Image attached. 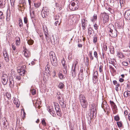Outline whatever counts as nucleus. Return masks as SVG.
<instances>
[{
	"instance_id": "1",
	"label": "nucleus",
	"mask_w": 130,
	"mask_h": 130,
	"mask_svg": "<svg viewBox=\"0 0 130 130\" xmlns=\"http://www.w3.org/2000/svg\"><path fill=\"white\" fill-rule=\"evenodd\" d=\"M109 35L112 37H116L117 35V30L114 29L113 26L111 25L107 28Z\"/></svg>"
},
{
	"instance_id": "2",
	"label": "nucleus",
	"mask_w": 130,
	"mask_h": 130,
	"mask_svg": "<svg viewBox=\"0 0 130 130\" xmlns=\"http://www.w3.org/2000/svg\"><path fill=\"white\" fill-rule=\"evenodd\" d=\"M79 2L77 0H75L72 2L71 4L69 5V7L70 9L72 11L77 10L79 8Z\"/></svg>"
},
{
	"instance_id": "3",
	"label": "nucleus",
	"mask_w": 130,
	"mask_h": 130,
	"mask_svg": "<svg viewBox=\"0 0 130 130\" xmlns=\"http://www.w3.org/2000/svg\"><path fill=\"white\" fill-rule=\"evenodd\" d=\"M79 99L80 104L84 108H86L88 105V102L85 96L83 95H79Z\"/></svg>"
},
{
	"instance_id": "4",
	"label": "nucleus",
	"mask_w": 130,
	"mask_h": 130,
	"mask_svg": "<svg viewBox=\"0 0 130 130\" xmlns=\"http://www.w3.org/2000/svg\"><path fill=\"white\" fill-rule=\"evenodd\" d=\"M101 106L104 111L106 112V111L108 113L109 112L110 108L106 102H103L102 103Z\"/></svg>"
},
{
	"instance_id": "5",
	"label": "nucleus",
	"mask_w": 130,
	"mask_h": 130,
	"mask_svg": "<svg viewBox=\"0 0 130 130\" xmlns=\"http://www.w3.org/2000/svg\"><path fill=\"white\" fill-rule=\"evenodd\" d=\"M102 17H103V22L105 23L109 21V16L106 14H102Z\"/></svg>"
},
{
	"instance_id": "6",
	"label": "nucleus",
	"mask_w": 130,
	"mask_h": 130,
	"mask_svg": "<svg viewBox=\"0 0 130 130\" xmlns=\"http://www.w3.org/2000/svg\"><path fill=\"white\" fill-rule=\"evenodd\" d=\"M3 54L5 60L7 62L9 60V55L6 49L3 51Z\"/></svg>"
},
{
	"instance_id": "7",
	"label": "nucleus",
	"mask_w": 130,
	"mask_h": 130,
	"mask_svg": "<svg viewBox=\"0 0 130 130\" xmlns=\"http://www.w3.org/2000/svg\"><path fill=\"white\" fill-rule=\"evenodd\" d=\"M124 17L127 20H130V9L128 10L125 12Z\"/></svg>"
},
{
	"instance_id": "8",
	"label": "nucleus",
	"mask_w": 130,
	"mask_h": 130,
	"mask_svg": "<svg viewBox=\"0 0 130 130\" xmlns=\"http://www.w3.org/2000/svg\"><path fill=\"white\" fill-rule=\"evenodd\" d=\"M26 5V3L25 0H20L19 1V4L18 6L19 8H21V7L25 6Z\"/></svg>"
},
{
	"instance_id": "9",
	"label": "nucleus",
	"mask_w": 130,
	"mask_h": 130,
	"mask_svg": "<svg viewBox=\"0 0 130 130\" xmlns=\"http://www.w3.org/2000/svg\"><path fill=\"white\" fill-rule=\"evenodd\" d=\"M87 20H86L85 19H83L82 20V26L83 29L84 30H85L86 29L85 27L87 26Z\"/></svg>"
},
{
	"instance_id": "10",
	"label": "nucleus",
	"mask_w": 130,
	"mask_h": 130,
	"mask_svg": "<svg viewBox=\"0 0 130 130\" xmlns=\"http://www.w3.org/2000/svg\"><path fill=\"white\" fill-rule=\"evenodd\" d=\"M83 69L81 68L78 74V77L80 79H83L84 78V76L83 74Z\"/></svg>"
},
{
	"instance_id": "11",
	"label": "nucleus",
	"mask_w": 130,
	"mask_h": 130,
	"mask_svg": "<svg viewBox=\"0 0 130 130\" xmlns=\"http://www.w3.org/2000/svg\"><path fill=\"white\" fill-rule=\"evenodd\" d=\"M51 53H53L54 55H53V54H52L51 55H50L51 59H52L54 63L55 62L56 63L57 61L56 60V58L55 56V54L53 52H51L50 54H51Z\"/></svg>"
},
{
	"instance_id": "12",
	"label": "nucleus",
	"mask_w": 130,
	"mask_h": 130,
	"mask_svg": "<svg viewBox=\"0 0 130 130\" xmlns=\"http://www.w3.org/2000/svg\"><path fill=\"white\" fill-rule=\"evenodd\" d=\"M110 103L111 107H112L113 109H115V110H118V109L116 105L113 101H110Z\"/></svg>"
},
{
	"instance_id": "13",
	"label": "nucleus",
	"mask_w": 130,
	"mask_h": 130,
	"mask_svg": "<svg viewBox=\"0 0 130 130\" xmlns=\"http://www.w3.org/2000/svg\"><path fill=\"white\" fill-rule=\"evenodd\" d=\"M94 113L93 111H90V112H89L88 114V117L90 118V119H93L94 116H96V113L94 114Z\"/></svg>"
},
{
	"instance_id": "14",
	"label": "nucleus",
	"mask_w": 130,
	"mask_h": 130,
	"mask_svg": "<svg viewBox=\"0 0 130 130\" xmlns=\"http://www.w3.org/2000/svg\"><path fill=\"white\" fill-rule=\"evenodd\" d=\"M90 111H93L94 112V114L96 113V108L95 106V105L94 104H91Z\"/></svg>"
},
{
	"instance_id": "15",
	"label": "nucleus",
	"mask_w": 130,
	"mask_h": 130,
	"mask_svg": "<svg viewBox=\"0 0 130 130\" xmlns=\"http://www.w3.org/2000/svg\"><path fill=\"white\" fill-rule=\"evenodd\" d=\"M3 120L2 123H3V124L4 125V127L5 128H6L8 125L6 119L5 118H3Z\"/></svg>"
},
{
	"instance_id": "16",
	"label": "nucleus",
	"mask_w": 130,
	"mask_h": 130,
	"mask_svg": "<svg viewBox=\"0 0 130 130\" xmlns=\"http://www.w3.org/2000/svg\"><path fill=\"white\" fill-rule=\"evenodd\" d=\"M56 6L58 10L60 11L62 9V6L60 3H56Z\"/></svg>"
},
{
	"instance_id": "17",
	"label": "nucleus",
	"mask_w": 130,
	"mask_h": 130,
	"mask_svg": "<svg viewBox=\"0 0 130 130\" xmlns=\"http://www.w3.org/2000/svg\"><path fill=\"white\" fill-rule=\"evenodd\" d=\"M5 0H0V8H3L5 7Z\"/></svg>"
},
{
	"instance_id": "18",
	"label": "nucleus",
	"mask_w": 130,
	"mask_h": 130,
	"mask_svg": "<svg viewBox=\"0 0 130 130\" xmlns=\"http://www.w3.org/2000/svg\"><path fill=\"white\" fill-rule=\"evenodd\" d=\"M18 73L23 72V74H25L26 71L25 70H24V69L22 68L21 67H19L18 68Z\"/></svg>"
},
{
	"instance_id": "19",
	"label": "nucleus",
	"mask_w": 130,
	"mask_h": 130,
	"mask_svg": "<svg viewBox=\"0 0 130 130\" xmlns=\"http://www.w3.org/2000/svg\"><path fill=\"white\" fill-rule=\"evenodd\" d=\"M41 15L43 18H46L47 16V12H46L43 9H42L41 11Z\"/></svg>"
},
{
	"instance_id": "20",
	"label": "nucleus",
	"mask_w": 130,
	"mask_h": 130,
	"mask_svg": "<svg viewBox=\"0 0 130 130\" xmlns=\"http://www.w3.org/2000/svg\"><path fill=\"white\" fill-rule=\"evenodd\" d=\"M72 76L73 77H75L76 76V71L75 69V67L74 68L72 67Z\"/></svg>"
},
{
	"instance_id": "21",
	"label": "nucleus",
	"mask_w": 130,
	"mask_h": 130,
	"mask_svg": "<svg viewBox=\"0 0 130 130\" xmlns=\"http://www.w3.org/2000/svg\"><path fill=\"white\" fill-rule=\"evenodd\" d=\"M48 111L54 117L56 115L54 111V109L53 108H50L49 109Z\"/></svg>"
},
{
	"instance_id": "22",
	"label": "nucleus",
	"mask_w": 130,
	"mask_h": 130,
	"mask_svg": "<svg viewBox=\"0 0 130 130\" xmlns=\"http://www.w3.org/2000/svg\"><path fill=\"white\" fill-rule=\"evenodd\" d=\"M24 54L25 57H29L30 55V53L28 51L24 50Z\"/></svg>"
},
{
	"instance_id": "23",
	"label": "nucleus",
	"mask_w": 130,
	"mask_h": 130,
	"mask_svg": "<svg viewBox=\"0 0 130 130\" xmlns=\"http://www.w3.org/2000/svg\"><path fill=\"white\" fill-rule=\"evenodd\" d=\"M15 44L17 45H20V39L19 37H17L15 38Z\"/></svg>"
},
{
	"instance_id": "24",
	"label": "nucleus",
	"mask_w": 130,
	"mask_h": 130,
	"mask_svg": "<svg viewBox=\"0 0 130 130\" xmlns=\"http://www.w3.org/2000/svg\"><path fill=\"white\" fill-rule=\"evenodd\" d=\"M124 97L126 98L130 96V91H126L124 93Z\"/></svg>"
},
{
	"instance_id": "25",
	"label": "nucleus",
	"mask_w": 130,
	"mask_h": 130,
	"mask_svg": "<svg viewBox=\"0 0 130 130\" xmlns=\"http://www.w3.org/2000/svg\"><path fill=\"white\" fill-rule=\"evenodd\" d=\"M55 109L57 112L60 111V109L59 108V106L57 104L55 105Z\"/></svg>"
},
{
	"instance_id": "26",
	"label": "nucleus",
	"mask_w": 130,
	"mask_h": 130,
	"mask_svg": "<svg viewBox=\"0 0 130 130\" xmlns=\"http://www.w3.org/2000/svg\"><path fill=\"white\" fill-rule=\"evenodd\" d=\"M19 25L20 28H22L23 27L22 21V20L20 19L19 20Z\"/></svg>"
},
{
	"instance_id": "27",
	"label": "nucleus",
	"mask_w": 130,
	"mask_h": 130,
	"mask_svg": "<svg viewBox=\"0 0 130 130\" xmlns=\"http://www.w3.org/2000/svg\"><path fill=\"white\" fill-rule=\"evenodd\" d=\"M118 56L120 58L122 59L124 57L123 53L121 52H119L117 54Z\"/></svg>"
},
{
	"instance_id": "28",
	"label": "nucleus",
	"mask_w": 130,
	"mask_h": 130,
	"mask_svg": "<svg viewBox=\"0 0 130 130\" xmlns=\"http://www.w3.org/2000/svg\"><path fill=\"white\" fill-rule=\"evenodd\" d=\"M30 92L31 93L32 95L35 94L36 93V90L33 88H31L30 89Z\"/></svg>"
},
{
	"instance_id": "29",
	"label": "nucleus",
	"mask_w": 130,
	"mask_h": 130,
	"mask_svg": "<svg viewBox=\"0 0 130 130\" xmlns=\"http://www.w3.org/2000/svg\"><path fill=\"white\" fill-rule=\"evenodd\" d=\"M117 124L119 127L120 128L122 127V123L121 121L117 122Z\"/></svg>"
},
{
	"instance_id": "30",
	"label": "nucleus",
	"mask_w": 130,
	"mask_h": 130,
	"mask_svg": "<svg viewBox=\"0 0 130 130\" xmlns=\"http://www.w3.org/2000/svg\"><path fill=\"white\" fill-rule=\"evenodd\" d=\"M43 29L45 35V34H46V35L47 34V35H49L48 30L46 27H45V29L44 28V27H43Z\"/></svg>"
},
{
	"instance_id": "31",
	"label": "nucleus",
	"mask_w": 130,
	"mask_h": 130,
	"mask_svg": "<svg viewBox=\"0 0 130 130\" xmlns=\"http://www.w3.org/2000/svg\"><path fill=\"white\" fill-rule=\"evenodd\" d=\"M88 55L89 57L90 58L91 60H93L94 58L93 56L92 55V53L90 51L89 52Z\"/></svg>"
},
{
	"instance_id": "32",
	"label": "nucleus",
	"mask_w": 130,
	"mask_h": 130,
	"mask_svg": "<svg viewBox=\"0 0 130 130\" xmlns=\"http://www.w3.org/2000/svg\"><path fill=\"white\" fill-rule=\"evenodd\" d=\"M114 119L116 121H119L120 120V118L119 115H117L114 117Z\"/></svg>"
},
{
	"instance_id": "33",
	"label": "nucleus",
	"mask_w": 130,
	"mask_h": 130,
	"mask_svg": "<svg viewBox=\"0 0 130 130\" xmlns=\"http://www.w3.org/2000/svg\"><path fill=\"white\" fill-rule=\"evenodd\" d=\"M9 85L11 87H12L14 86V83L13 80H9Z\"/></svg>"
},
{
	"instance_id": "34",
	"label": "nucleus",
	"mask_w": 130,
	"mask_h": 130,
	"mask_svg": "<svg viewBox=\"0 0 130 130\" xmlns=\"http://www.w3.org/2000/svg\"><path fill=\"white\" fill-rule=\"evenodd\" d=\"M59 78L61 79H63L64 78L63 75L60 72L58 74Z\"/></svg>"
},
{
	"instance_id": "35",
	"label": "nucleus",
	"mask_w": 130,
	"mask_h": 130,
	"mask_svg": "<svg viewBox=\"0 0 130 130\" xmlns=\"http://www.w3.org/2000/svg\"><path fill=\"white\" fill-rule=\"evenodd\" d=\"M41 5V3L40 2H38L37 3H34V6L36 8H38Z\"/></svg>"
},
{
	"instance_id": "36",
	"label": "nucleus",
	"mask_w": 130,
	"mask_h": 130,
	"mask_svg": "<svg viewBox=\"0 0 130 130\" xmlns=\"http://www.w3.org/2000/svg\"><path fill=\"white\" fill-rule=\"evenodd\" d=\"M115 26L117 28L121 29L122 27V26L120 25L117 23H115Z\"/></svg>"
},
{
	"instance_id": "37",
	"label": "nucleus",
	"mask_w": 130,
	"mask_h": 130,
	"mask_svg": "<svg viewBox=\"0 0 130 130\" xmlns=\"http://www.w3.org/2000/svg\"><path fill=\"white\" fill-rule=\"evenodd\" d=\"M27 43L29 45H32L34 43V41L31 39L27 41Z\"/></svg>"
},
{
	"instance_id": "38",
	"label": "nucleus",
	"mask_w": 130,
	"mask_h": 130,
	"mask_svg": "<svg viewBox=\"0 0 130 130\" xmlns=\"http://www.w3.org/2000/svg\"><path fill=\"white\" fill-rule=\"evenodd\" d=\"M110 53L112 54H114V48L113 46H110Z\"/></svg>"
},
{
	"instance_id": "39",
	"label": "nucleus",
	"mask_w": 130,
	"mask_h": 130,
	"mask_svg": "<svg viewBox=\"0 0 130 130\" xmlns=\"http://www.w3.org/2000/svg\"><path fill=\"white\" fill-rule=\"evenodd\" d=\"M93 82L94 83H96V81L98 80L97 76H93Z\"/></svg>"
},
{
	"instance_id": "40",
	"label": "nucleus",
	"mask_w": 130,
	"mask_h": 130,
	"mask_svg": "<svg viewBox=\"0 0 130 130\" xmlns=\"http://www.w3.org/2000/svg\"><path fill=\"white\" fill-rule=\"evenodd\" d=\"M64 85L63 84L62 82H60L59 83L58 87L60 89H62L63 88Z\"/></svg>"
},
{
	"instance_id": "41",
	"label": "nucleus",
	"mask_w": 130,
	"mask_h": 130,
	"mask_svg": "<svg viewBox=\"0 0 130 130\" xmlns=\"http://www.w3.org/2000/svg\"><path fill=\"white\" fill-rule=\"evenodd\" d=\"M30 15L31 16V17L33 18L34 17V11L33 10H30Z\"/></svg>"
},
{
	"instance_id": "42",
	"label": "nucleus",
	"mask_w": 130,
	"mask_h": 130,
	"mask_svg": "<svg viewBox=\"0 0 130 130\" xmlns=\"http://www.w3.org/2000/svg\"><path fill=\"white\" fill-rule=\"evenodd\" d=\"M8 80L5 79H2V82L3 84L4 85H5L6 84Z\"/></svg>"
},
{
	"instance_id": "43",
	"label": "nucleus",
	"mask_w": 130,
	"mask_h": 130,
	"mask_svg": "<svg viewBox=\"0 0 130 130\" xmlns=\"http://www.w3.org/2000/svg\"><path fill=\"white\" fill-rule=\"evenodd\" d=\"M110 5L112 7H113L114 5V1L113 0H111L110 1Z\"/></svg>"
},
{
	"instance_id": "44",
	"label": "nucleus",
	"mask_w": 130,
	"mask_h": 130,
	"mask_svg": "<svg viewBox=\"0 0 130 130\" xmlns=\"http://www.w3.org/2000/svg\"><path fill=\"white\" fill-rule=\"evenodd\" d=\"M6 96L7 98L9 99L11 98V95L10 93L8 92H7L6 93Z\"/></svg>"
},
{
	"instance_id": "45",
	"label": "nucleus",
	"mask_w": 130,
	"mask_h": 130,
	"mask_svg": "<svg viewBox=\"0 0 130 130\" xmlns=\"http://www.w3.org/2000/svg\"><path fill=\"white\" fill-rule=\"evenodd\" d=\"M8 77L7 75L6 74H3L2 77V79H5L8 80Z\"/></svg>"
},
{
	"instance_id": "46",
	"label": "nucleus",
	"mask_w": 130,
	"mask_h": 130,
	"mask_svg": "<svg viewBox=\"0 0 130 130\" xmlns=\"http://www.w3.org/2000/svg\"><path fill=\"white\" fill-rule=\"evenodd\" d=\"M54 19L55 21L58 20L59 19V15H55L54 17Z\"/></svg>"
},
{
	"instance_id": "47",
	"label": "nucleus",
	"mask_w": 130,
	"mask_h": 130,
	"mask_svg": "<svg viewBox=\"0 0 130 130\" xmlns=\"http://www.w3.org/2000/svg\"><path fill=\"white\" fill-rule=\"evenodd\" d=\"M92 28L90 27L88 28V32L89 35H91L92 34Z\"/></svg>"
},
{
	"instance_id": "48",
	"label": "nucleus",
	"mask_w": 130,
	"mask_h": 130,
	"mask_svg": "<svg viewBox=\"0 0 130 130\" xmlns=\"http://www.w3.org/2000/svg\"><path fill=\"white\" fill-rule=\"evenodd\" d=\"M116 87H115V89L116 91H118L119 90L118 87L120 86V84L119 83H117L116 85Z\"/></svg>"
},
{
	"instance_id": "49",
	"label": "nucleus",
	"mask_w": 130,
	"mask_h": 130,
	"mask_svg": "<svg viewBox=\"0 0 130 130\" xmlns=\"http://www.w3.org/2000/svg\"><path fill=\"white\" fill-rule=\"evenodd\" d=\"M93 19H91V21L93 22L95 21L94 20H96L97 19V16L96 14H94L93 15Z\"/></svg>"
},
{
	"instance_id": "50",
	"label": "nucleus",
	"mask_w": 130,
	"mask_h": 130,
	"mask_svg": "<svg viewBox=\"0 0 130 130\" xmlns=\"http://www.w3.org/2000/svg\"><path fill=\"white\" fill-rule=\"evenodd\" d=\"M42 124L44 126H45L46 125V123L45 122V120L44 119H43L42 121L41 122Z\"/></svg>"
},
{
	"instance_id": "51",
	"label": "nucleus",
	"mask_w": 130,
	"mask_h": 130,
	"mask_svg": "<svg viewBox=\"0 0 130 130\" xmlns=\"http://www.w3.org/2000/svg\"><path fill=\"white\" fill-rule=\"evenodd\" d=\"M97 38L96 37H93V42L94 43H95L97 42Z\"/></svg>"
},
{
	"instance_id": "52",
	"label": "nucleus",
	"mask_w": 130,
	"mask_h": 130,
	"mask_svg": "<svg viewBox=\"0 0 130 130\" xmlns=\"http://www.w3.org/2000/svg\"><path fill=\"white\" fill-rule=\"evenodd\" d=\"M15 79L16 80H19L21 79V77L20 75H17L15 76Z\"/></svg>"
},
{
	"instance_id": "53",
	"label": "nucleus",
	"mask_w": 130,
	"mask_h": 130,
	"mask_svg": "<svg viewBox=\"0 0 130 130\" xmlns=\"http://www.w3.org/2000/svg\"><path fill=\"white\" fill-rule=\"evenodd\" d=\"M60 105H61L62 107H66V105H64V103L63 102L61 101L60 102Z\"/></svg>"
},
{
	"instance_id": "54",
	"label": "nucleus",
	"mask_w": 130,
	"mask_h": 130,
	"mask_svg": "<svg viewBox=\"0 0 130 130\" xmlns=\"http://www.w3.org/2000/svg\"><path fill=\"white\" fill-rule=\"evenodd\" d=\"M4 17L3 15V12L0 11V19H2L4 18Z\"/></svg>"
},
{
	"instance_id": "55",
	"label": "nucleus",
	"mask_w": 130,
	"mask_h": 130,
	"mask_svg": "<svg viewBox=\"0 0 130 130\" xmlns=\"http://www.w3.org/2000/svg\"><path fill=\"white\" fill-rule=\"evenodd\" d=\"M93 26L95 30H97L98 29V26L96 24H94Z\"/></svg>"
},
{
	"instance_id": "56",
	"label": "nucleus",
	"mask_w": 130,
	"mask_h": 130,
	"mask_svg": "<svg viewBox=\"0 0 130 130\" xmlns=\"http://www.w3.org/2000/svg\"><path fill=\"white\" fill-rule=\"evenodd\" d=\"M50 69V67L49 65H47L45 67V71H48L49 72H50V70H49Z\"/></svg>"
},
{
	"instance_id": "57",
	"label": "nucleus",
	"mask_w": 130,
	"mask_h": 130,
	"mask_svg": "<svg viewBox=\"0 0 130 130\" xmlns=\"http://www.w3.org/2000/svg\"><path fill=\"white\" fill-rule=\"evenodd\" d=\"M97 55H98V54H97V52H96L95 51L94 52V57L97 59H98V58Z\"/></svg>"
},
{
	"instance_id": "58",
	"label": "nucleus",
	"mask_w": 130,
	"mask_h": 130,
	"mask_svg": "<svg viewBox=\"0 0 130 130\" xmlns=\"http://www.w3.org/2000/svg\"><path fill=\"white\" fill-rule=\"evenodd\" d=\"M122 64L124 66H127L128 65V63L127 62L125 61H123L122 62Z\"/></svg>"
},
{
	"instance_id": "59",
	"label": "nucleus",
	"mask_w": 130,
	"mask_h": 130,
	"mask_svg": "<svg viewBox=\"0 0 130 130\" xmlns=\"http://www.w3.org/2000/svg\"><path fill=\"white\" fill-rule=\"evenodd\" d=\"M103 66L101 65H100V66L99 67V71L100 72H103Z\"/></svg>"
},
{
	"instance_id": "60",
	"label": "nucleus",
	"mask_w": 130,
	"mask_h": 130,
	"mask_svg": "<svg viewBox=\"0 0 130 130\" xmlns=\"http://www.w3.org/2000/svg\"><path fill=\"white\" fill-rule=\"evenodd\" d=\"M24 21L25 24H27V19L26 17L24 18Z\"/></svg>"
},
{
	"instance_id": "61",
	"label": "nucleus",
	"mask_w": 130,
	"mask_h": 130,
	"mask_svg": "<svg viewBox=\"0 0 130 130\" xmlns=\"http://www.w3.org/2000/svg\"><path fill=\"white\" fill-rule=\"evenodd\" d=\"M90 119V118H89V117H88V123L90 124L91 123V119Z\"/></svg>"
},
{
	"instance_id": "62",
	"label": "nucleus",
	"mask_w": 130,
	"mask_h": 130,
	"mask_svg": "<svg viewBox=\"0 0 130 130\" xmlns=\"http://www.w3.org/2000/svg\"><path fill=\"white\" fill-rule=\"evenodd\" d=\"M63 69L65 70H67V67L66 66L65 64L64 63H63Z\"/></svg>"
},
{
	"instance_id": "63",
	"label": "nucleus",
	"mask_w": 130,
	"mask_h": 130,
	"mask_svg": "<svg viewBox=\"0 0 130 130\" xmlns=\"http://www.w3.org/2000/svg\"><path fill=\"white\" fill-rule=\"evenodd\" d=\"M11 46L12 48H13V50L14 51L15 49V46L14 45L13 43L11 44Z\"/></svg>"
},
{
	"instance_id": "64",
	"label": "nucleus",
	"mask_w": 130,
	"mask_h": 130,
	"mask_svg": "<svg viewBox=\"0 0 130 130\" xmlns=\"http://www.w3.org/2000/svg\"><path fill=\"white\" fill-rule=\"evenodd\" d=\"M98 76V72L97 71H96L94 72L93 76Z\"/></svg>"
}]
</instances>
